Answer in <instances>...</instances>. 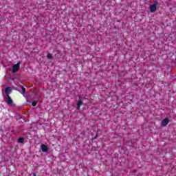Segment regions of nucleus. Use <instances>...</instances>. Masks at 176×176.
I'll use <instances>...</instances> for the list:
<instances>
[{
    "label": "nucleus",
    "mask_w": 176,
    "mask_h": 176,
    "mask_svg": "<svg viewBox=\"0 0 176 176\" xmlns=\"http://www.w3.org/2000/svg\"><path fill=\"white\" fill-rule=\"evenodd\" d=\"M19 69H20V62L12 66V73L16 74V72L19 71Z\"/></svg>",
    "instance_id": "f257e3e1"
},
{
    "label": "nucleus",
    "mask_w": 176,
    "mask_h": 176,
    "mask_svg": "<svg viewBox=\"0 0 176 176\" xmlns=\"http://www.w3.org/2000/svg\"><path fill=\"white\" fill-rule=\"evenodd\" d=\"M157 8V1H155L151 6L150 7L151 13H155L156 12V8Z\"/></svg>",
    "instance_id": "f03ea898"
},
{
    "label": "nucleus",
    "mask_w": 176,
    "mask_h": 176,
    "mask_svg": "<svg viewBox=\"0 0 176 176\" xmlns=\"http://www.w3.org/2000/svg\"><path fill=\"white\" fill-rule=\"evenodd\" d=\"M6 102L8 105H12L13 104V100L10 98V96H6Z\"/></svg>",
    "instance_id": "7ed1b4c3"
},
{
    "label": "nucleus",
    "mask_w": 176,
    "mask_h": 176,
    "mask_svg": "<svg viewBox=\"0 0 176 176\" xmlns=\"http://www.w3.org/2000/svg\"><path fill=\"white\" fill-rule=\"evenodd\" d=\"M41 148L42 152H45V153L49 152V148H47V146L45 144H41Z\"/></svg>",
    "instance_id": "20e7f679"
},
{
    "label": "nucleus",
    "mask_w": 176,
    "mask_h": 176,
    "mask_svg": "<svg viewBox=\"0 0 176 176\" xmlns=\"http://www.w3.org/2000/svg\"><path fill=\"white\" fill-rule=\"evenodd\" d=\"M161 124H162V126L163 127L167 126V125L168 124V118L164 119V120H162Z\"/></svg>",
    "instance_id": "39448f33"
},
{
    "label": "nucleus",
    "mask_w": 176,
    "mask_h": 176,
    "mask_svg": "<svg viewBox=\"0 0 176 176\" xmlns=\"http://www.w3.org/2000/svg\"><path fill=\"white\" fill-rule=\"evenodd\" d=\"M12 93V88L10 87H7L6 88V96H9V94Z\"/></svg>",
    "instance_id": "423d86ee"
},
{
    "label": "nucleus",
    "mask_w": 176,
    "mask_h": 176,
    "mask_svg": "<svg viewBox=\"0 0 176 176\" xmlns=\"http://www.w3.org/2000/svg\"><path fill=\"white\" fill-rule=\"evenodd\" d=\"M19 91L21 94H24V93H25V88H24L23 87H21Z\"/></svg>",
    "instance_id": "0eeeda50"
},
{
    "label": "nucleus",
    "mask_w": 176,
    "mask_h": 176,
    "mask_svg": "<svg viewBox=\"0 0 176 176\" xmlns=\"http://www.w3.org/2000/svg\"><path fill=\"white\" fill-rule=\"evenodd\" d=\"M81 105H83V102H82V100H80L77 104V109H80Z\"/></svg>",
    "instance_id": "6e6552de"
},
{
    "label": "nucleus",
    "mask_w": 176,
    "mask_h": 176,
    "mask_svg": "<svg viewBox=\"0 0 176 176\" xmlns=\"http://www.w3.org/2000/svg\"><path fill=\"white\" fill-rule=\"evenodd\" d=\"M18 142H19V143H23V142H24V138H19V140H18Z\"/></svg>",
    "instance_id": "1a4fd4ad"
},
{
    "label": "nucleus",
    "mask_w": 176,
    "mask_h": 176,
    "mask_svg": "<svg viewBox=\"0 0 176 176\" xmlns=\"http://www.w3.org/2000/svg\"><path fill=\"white\" fill-rule=\"evenodd\" d=\"M36 104H38V102L34 101L32 103V107H36Z\"/></svg>",
    "instance_id": "9d476101"
},
{
    "label": "nucleus",
    "mask_w": 176,
    "mask_h": 176,
    "mask_svg": "<svg viewBox=\"0 0 176 176\" xmlns=\"http://www.w3.org/2000/svg\"><path fill=\"white\" fill-rule=\"evenodd\" d=\"M47 58H50V59L52 58V54H47Z\"/></svg>",
    "instance_id": "9b49d317"
},
{
    "label": "nucleus",
    "mask_w": 176,
    "mask_h": 176,
    "mask_svg": "<svg viewBox=\"0 0 176 176\" xmlns=\"http://www.w3.org/2000/svg\"><path fill=\"white\" fill-rule=\"evenodd\" d=\"M97 137H98V135H96V137H95V138H94V140H96V138H97Z\"/></svg>",
    "instance_id": "f8f14e48"
},
{
    "label": "nucleus",
    "mask_w": 176,
    "mask_h": 176,
    "mask_svg": "<svg viewBox=\"0 0 176 176\" xmlns=\"http://www.w3.org/2000/svg\"><path fill=\"white\" fill-rule=\"evenodd\" d=\"M35 176V175H34Z\"/></svg>",
    "instance_id": "ddd939ff"
}]
</instances>
